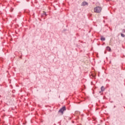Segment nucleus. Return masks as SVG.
I'll list each match as a JSON object with an SVG mask.
<instances>
[{
    "label": "nucleus",
    "instance_id": "f257e3e1",
    "mask_svg": "<svg viewBox=\"0 0 125 125\" xmlns=\"http://www.w3.org/2000/svg\"><path fill=\"white\" fill-rule=\"evenodd\" d=\"M102 10V8L100 6H97L94 8V12L95 13H100Z\"/></svg>",
    "mask_w": 125,
    "mask_h": 125
},
{
    "label": "nucleus",
    "instance_id": "f03ea898",
    "mask_svg": "<svg viewBox=\"0 0 125 125\" xmlns=\"http://www.w3.org/2000/svg\"><path fill=\"white\" fill-rule=\"evenodd\" d=\"M64 111H66V107L63 106L59 110V113H61L62 114H63V113H64Z\"/></svg>",
    "mask_w": 125,
    "mask_h": 125
},
{
    "label": "nucleus",
    "instance_id": "7ed1b4c3",
    "mask_svg": "<svg viewBox=\"0 0 125 125\" xmlns=\"http://www.w3.org/2000/svg\"><path fill=\"white\" fill-rule=\"evenodd\" d=\"M82 5L83 6H85V5H88V3L85 1H84L82 3Z\"/></svg>",
    "mask_w": 125,
    "mask_h": 125
},
{
    "label": "nucleus",
    "instance_id": "20e7f679",
    "mask_svg": "<svg viewBox=\"0 0 125 125\" xmlns=\"http://www.w3.org/2000/svg\"><path fill=\"white\" fill-rule=\"evenodd\" d=\"M106 50H108V51H111V48L109 46H107L106 48Z\"/></svg>",
    "mask_w": 125,
    "mask_h": 125
},
{
    "label": "nucleus",
    "instance_id": "39448f33",
    "mask_svg": "<svg viewBox=\"0 0 125 125\" xmlns=\"http://www.w3.org/2000/svg\"><path fill=\"white\" fill-rule=\"evenodd\" d=\"M101 89L102 91H104V90H105V88L104 87V86H102L101 88Z\"/></svg>",
    "mask_w": 125,
    "mask_h": 125
},
{
    "label": "nucleus",
    "instance_id": "423d86ee",
    "mask_svg": "<svg viewBox=\"0 0 125 125\" xmlns=\"http://www.w3.org/2000/svg\"><path fill=\"white\" fill-rule=\"evenodd\" d=\"M105 38L103 37H102L101 38V40L102 41V42H104V41H105Z\"/></svg>",
    "mask_w": 125,
    "mask_h": 125
},
{
    "label": "nucleus",
    "instance_id": "0eeeda50",
    "mask_svg": "<svg viewBox=\"0 0 125 125\" xmlns=\"http://www.w3.org/2000/svg\"><path fill=\"white\" fill-rule=\"evenodd\" d=\"M121 37H122V38H125V34L121 33Z\"/></svg>",
    "mask_w": 125,
    "mask_h": 125
},
{
    "label": "nucleus",
    "instance_id": "6e6552de",
    "mask_svg": "<svg viewBox=\"0 0 125 125\" xmlns=\"http://www.w3.org/2000/svg\"><path fill=\"white\" fill-rule=\"evenodd\" d=\"M42 15H44L45 16H46V13L45 12H43Z\"/></svg>",
    "mask_w": 125,
    "mask_h": 125
},
{
    "label": "nucleus",
    "instance_id": "1a4fd4ad",
    "mask_svg": "<svg viewBox=\"0 0 125 125\" xmlns=\"http://www.w3.org/2000/svg\"><path fill=\"white\" fill-rule=\"evenodd\" d=\"M123 33H125V29H123Z\"/></svg>",
    "mask_w": 125,
    "mask_h": 125
},
{
    "label": "nucleus",
    "instance_id": "9d476101",
    "mask_svg": "<svg viewBox=\"0 0 125 125\" xmlns=\"http://www.w3.org/2000/svg\"><path fill=\"white\" fill-rule=\"evenodd\" d=\"M11 12L13 11V8H11Z\"/></svg>",
    "mask_w": 125,
    "mask_h": 125
}]
</instances>
